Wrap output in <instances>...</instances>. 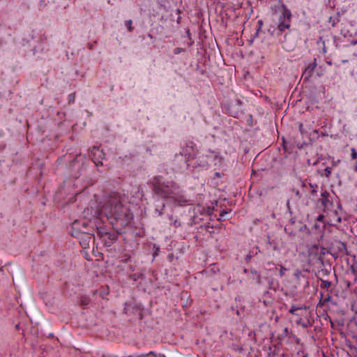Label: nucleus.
Wrapping results in <instances>:
<instances>
[{
	"mask_svg": "<svg viewBox=\"0 0 357 357\" xmlns=\"http://www.w3.org/2000/svg\"><path fill=\"white\" fill-rule=\"evenodd\" d=\"M82 304H83V305H86V304H87V303L86 302V301H82Z\"/></svg>",
	"mask_w": 357,
	"mask_h": 357,
	"instance_id": "obj_33",
	"label": "nucleus"
},
{
	"mask_svg": "<svg viewBox=\"0 0 357 357\" xmlns=\"http://www.w3.org/2000/svg\"><path fill=\"white\" fill-rule=\"evenodd\" d=\"M325 216L324 215H319L318 217H317V220L318 221H323V220L324 219Z\"/></svg>",
	"mask_w": 357,
	"mask_h": 357,
	"instance_id": "obj_28",
	"label": "nucleus"
},
{
	"mask_svg": "<svg viewBox=\"0 0 357 357\" xmlns=\"http://www.w3.org/2000/svg\"><path fill=\"white\" fill-rule=\"evenodd\" d=\"M184 51H185V50L183 48L176 47L174 50V54H178L181 52H183Z\"/></svg>",
	"mask_w": 357,
	"mask_h": 357,
	"instance_id": "obj_21",
	"label": "nucleus"
},
{
	"mask_svg": "<svg viewBox=\"0 0 357 357\" xmlns=\"http://www.w3.org/2000/svg\"><path fill=\"white\" fill-rule=\"evenodd\" d=\"M297 324L301 326L303 328H307L311 325L309 321H305L302 319L297 321Z\"/></svg>",
	"mask_w": 357,
	"mask_h": 357,
	"instance_id": "obj_14",
	"label": "nucleus"
},
{
	"mask_svg": "<svg viewBox=\"0 0 357 357\" xmlns=\"http://www.w3.org/2000/svg\"><path fill=\"white\" fill-rule=\"evenodd\" d=\"M98 235L102 238L107 246H110L116 239V234L105 231L103 228L98 229Z\"/></svg>",
	"mask_w": 357,
	"mask_h": 357,
	"instance_id": "obj_6",
	"label": "nucleus"
},
{
	"mask_svg": "<svg viewBox=\"0 0 357 357\" xmlns=\"http://www.w3.org/2000/svg\"><path fill=\"white\" fill-rule=\"evenodd\" d=\"M331 285V282L327 280H321V287L324 289H328Z\"/></svg>",
	"mask_w": 357,
	"mask_h": 357,
	"instance_id": "obj_16",
	"label": "nucleus"
},
{
	"mask_svg": "<svg viewBox=\"0 0 357 357\" xmlns=\"http://www.w3.org/2000/svg\"><path fill=\"white\" fill-rule=\"evenodd\" d=\"M351 158L353 159H356L357 158V152H356V149L354 148H352L351 149Z\"/></svg>",
	"mask_w": 357,
	"mask_h": 357,
	"instance_id": "obj_22",
	"label": "nucleus"
},
{
	"mask_svg": "<svg viewBox=\"0 0 357 357\" xmlns=\"http://www.w3.org/2000/svg\"><path fill=\"white\" fill-rule=\"evenodd\" d=\"M80 238V245L83 248H88L89 246V243L91 240L93 238V236L89 234H81L80 236L78 237Z\"/></svg>",
	"mask_w": 357,
	"mask_h": 357,
	"instance_id": "obj_10",
	"label": "nucleus"
},
{
	"mask_svg": "<svg viewBox=\"0 0 357 357\" xmlns=\"http://www.w3.org/2000/svg\"><path fill=\"white\" fill-rule=\"evenodd\" d=\"M357 43V41L353 42V44L356 45Z\"/></svg>",
	"mask_w": 357,
	"mask_h": 357,
	"instance_id": "obj_40",
	"label": "nucleus"
},
{
	"mask_svg": "<svg viewBox=\"0 0 357 357\" xmlns=\"http://www.w3.org/2000/svg\"><path fill=\"white\" fill-rule=\"evenodd\" d=\"M130 271H134V268L132 266H130Z\"/></svg>",
	"mask_w": 357,
	"mask_h": 357,
	"instance_id": "obj_36",
	"label": "nucleus"
},
{
	"mask_svg": "<svg viewBox=\"0 0 357 357\" xmlns=\"http://www.w3.org/2000/svg\"><path fill=\"white\" fill-rule=\"evenodd\" d=\"M329 195V193L326 191H324V192L321 193V204L324 206V208H326V209H329V206H333V202H331L328 197Z\"/></svg>",
	"mask_w": 357,
	"mask_h": 357,
	"instance_id": "obj_12",
	"label": "nucleus"
},
{
	"mask_svg": "<svg viewBox=\"0 0 357 357\" xmlns=\"http://www.w3.org/2000/svg\"><path fill=\"white\" fill-rule=\"evenodd\" d=\"M287 271V269L284 267H283L282 266H280V271H279V276L280 277H283L284 275H285V273L286 271Z\"/></svg>",
	"mask_w": 357,
	"mask_h": 357,
	"instance_id": "obj_17",
	"label": "nucleus"
},
{
	"mask_svg": "<svg viewBox=\"0 0 357 357\" xmlns=\"http://www.w3.org/2000/svg\"><path fill=\"white\" fill-rule=\"evenodd\" d=\"M324 173L326 177H329V176L331 174V167H327L325 168Z\"/></svg>",
	"mask_w": 357,
	"mask_h": 357,
	"instance_id": "obj_20",
	"label": "nucleus"
},
{
	"mask_svg": "<svg viewBox=\"0 0 357 357\" xmlns=\"http://www.w3.org/2000/svg\"><path fill=\"white\" fill-rule=\"evenodd\" d=\"M341 210V206L337 204L333 206H329V209L324 208V212L326 213V216L328 218V223L331 225H337L342 221L341 216L340 215V211Z\"/></svg>",
	"mask_w": 357,
	"mask_h": 357,
	"instance_id": "obj_4",
	"label": "nucleus"
},
{
	"mask_svg": "<svg viewBox=\"0 0 357 357\" xmlns=\"http://www.w3.org/2000/svg\"><path fill=\"white\" fill-rule=\"evenodd\" d=\"M174 225L175 227H178L181 226V223L178 220H175L174 222Z\"/></svg>",
	"mask_w": 357,
	"mask_h": 357,
	"instance_id": "obj_29",
	"label": "nucleus"
},
{
	"mask_svg": "<svg viewBox=\"0 0 357 357\" xmlns=\"http://www.w3.org/2000/svg\"><path fill=\"white\" fill-rule=\"evenodd\" d=\"M154 193L166 200L167 203L174 206L188 205L189 200L184 195L179 185L172 180H166L157 176L151 180Z\"/></svg>",
	"mask_w": 357,
	"mask_h": 357,
	"instance_id": "obj_2",
	"label": "nucleus"
},
{
	"mask_svg": "<svg viewBox=\"0 0 357 357\" xmlns=\"http://www.w3.org/2000/svg\"><path fill=\"white\" fill-rule=\"evenodd\" d=\"M301 274V271L299 270H296L294 273V275L296 278H299L300 275Z\"/></svg>",
	"mask_w": 357,
	"mask_h": 357,
	"instance_id": "obj_25",
	"label": "nucleus"
},
{
	"mask_svg": "<svg viewBox=\"0 0 357 357\" xmlns=\"http://www.w3.org/2000/svg\"><path fill=\"white\" fill-rule=\"evenodd\" d=\"M227 212L226 211H222L221 213H220V216H223L225 214H226Z\"/></svg>",
	"mask_w": 357,
	"mask_h": 357,
	"instance_id": "obj_32",
	"label": "nucleus"
},
{
	"mask_svg": "<svg viewBox=\"0 0 357 357\" xmlns=\"http://www.w3.org/2000/svg\"><path fill=\"white\" fill-rule=\"evenodd\" d=\"M342 63H347L348 62V60H342Z\"/></svg>",
	"mask_w": 357,
	"mask_h": 357,
	"instance_id": "obj_35",
	"label": "nucleus"
},
{
	"mask_svg": "<svg viewBox=\"0 0 357 357\" xmlns=\"http://www.w3.org/2000/svg\"><path fill=\"white\" fill-rule=\"evenodd\" d=\"M299 308L296 306H292L291 308L289 310V312L291 314H294L296 310H298Z\"/></svg>",
	"mask_w": 357,
	"mask_h": 357,
	"instance_id": "obj_24",
	"label": "nucleus"
},
{
	"mask_svg": "<svg viewBox=\"0 0 357 357\" xmlns=\"http://www.w3.org/2000/svg\"><path fill=\"white\" fill-rule=\"evenodd\" d=\"M126 24L127 25L128 29L129 31H132L133 29V27L132 26V22L131 20H126Z\"/></svg>",
	"mask_w": 357,
	"mask_h": 357,
	"instance_id": "obj_19",
	"label": "nucleus"
},
{
	"mask_svg": "<svg viewBox=\"0 0 357 357\" xmlns=\"http://www.w3.org/2000/svg\"><path fill=\"white\" fill-rule=\"evenodd\" d=\"M251 273L257 275V279H258V282H259L260 275L258 273V272L256 270H251Z\"/></svg>",
	"mask_w": 357,
	"mask_h": 357,
	"instance_id": "obj_23",
	"label": "nucleus"
},
{
	"mask_svg": "<svg viewBox=\"0 0 357 357\" xmlns=\"http://www.w3.org/2000/svg\"><path fill=\"white\" fill-rule=\"evenodd\" d=\"M303 127V125L302 123H299V130H300V132L301 135H303L304 133Z\"/></svg>",
	"mask_w": 357,
	"mask_h": 357,
	"instance_id": "obj_26",
	"label": "nucleus"
},
{
	"mask_svg": "<svg viewBox=\"0 0 357 357\" xmlns=\"http://www.w3.org/2000/svg\"><path fill=\"white\" fill-rule=\"evenodd\" d=\"M282 18L280 19V22L278 24V28L280 31H284L285 29H289L290 26V18L291 17V13L288 9H284L283 11Z\"/></svg>",
	"mask_w": 357,
	"mask_h": 357,
	"instance_id": "obj_7",
	"label": "nucleus"
},
{
	"mask_svg": "<svg viewBox=\"0 0 357 357\" xmlns=\"http://www.w3.org/2000/svg\"><path fill=\"white\" fill-rule=\"evenodd\" d=\"M91 153L94 156L93 162L96 166L102 165L101 160L103 158L104 153L98 147L93 146L91 150Z\"/></svg>",
	"mask_w": 357,
	"mask_h": 357,
	"instance_id": "obj_8",
	"label": "nucleus"
},
{
	"mask_svg": "<svg viewBox=\"0 0 357 357\" xmlns=\"http://www.w3.org/2000/svg\"><path fill=\"white\" fill-rule=\"evenodd\" d=\"M327 63H328V64L331 65V61H328Z\"/></svg>",
	"mask_w": 357,
	"mask_h": 357,
	"instance_id": "obj_41",
	"label": "nucleus"
},
{
	"mask_svg": "<svg viewBox=\"0 0 357 357\" xmlns=\"http://www.w3.org/2000/svg\"><path fill=\"white\" fill-rule=\"evenodd\" d=\"M248 270L246 268L244 269V273H247Z\"/></svg>",
	"mask_w": 357,
	"mask_h": 357,
	"instance_id": "obj_39",
	"label": "nucleus"
},
{
	"mask_svg": "<svg viewBox=\"0 0 357 357\" xmlns=\"http://www.w3.org/2000/svg\"><path fill=\"white\" fill-rule=\"evenodd\" d=\"M316 66H317V62H316V59H314V62L309 64L303 73L305 79H308L312 75Z\"/></svg>",
	"mask_w": 357,
	"mask_h": 357,
	"instance_id": "obj_11",
	"label": "nucleus"
},
{
	"mask_svg": "<svg viewBox=\"0 0 357 357\" xmlns=\"http://www.w3.org/2000/svg\"><path fill=\"white\" fill-rule=\"evenodd\" d=\"M317 191L315 190H312V193H315Z\"/></svg>",
	"mask_w": 357,
	"mask_h": 357,
	"instance_id": "obj_38",
	"label": "nucleus"
},
{
	"mask_svg": "<svg viewBox=\"0 0 357 357\" xmlns=\"http://www.w3.org/2000/svg\"><path fill=\"white\" fill-rule=\"evenodd\" d=\"M308 252L310 256L321 257L325 254V248L319 245H314L309 248Z\"/></svg>",
	"mask_w": 357,
	"mask_h": 357,
	"instance_id": "obj_9",
	"label": "nucleus"
},
{
	"mask_svg": "<svg viewBox=\"0 0 357 357\" xmlns=\"http://www.w3.org/2000/svg\"><path fill=\"white\" fill-rule=\"evenodd\" d=\"M217 158V154L215 151H208L206 153L196 155L192 158L190 163H188V167L192 169L198 167H207L211 163L213 162Z\"/></svg>",
	"mask_w": 357,
	"mask_h": 357,
	"instance_id": "obj_3",
	"label": "nucleus"
},
{
	"mask_svg": "<svg viewBox=\"0 0 357 357\" xmlns=\"http://www.w3.org/2000/svg\"><path fill=\"white\" fill-rule=\"evenodd\" d=\"M148 37L150 38H153V36L151 34H149L148 35Z\"/></svg>",
	"mask_w": 357,
	"mask_h": 357,
	"instance_id": "obj_34",
	"label": "nucleus"
},
{
	"mask_svg": "<svg viewBox=\"0 0 357 357\" xmlns=\"http://www.w3.org/2000/svg\"><path fill=\"white\" fill-rule=\"evenodd\" d=\"M129 259H130V257H126L123 259H122V261L124 263H126L129 260Z\"/></svg>",
	"mask_w": 357,
	"mask_h": 357,
	"instance_id": "obj_30",
	"label": "nucleus"
},
{
	"mask_svg": "<svg viewBox=\"0 0 357 357\" xmlns=\"http://www.w3.org/2000/svg\"><path fill=\"white\" fill-rule=\"evenodd\" d=\"M165 208V204L163 203L161 206V208H156L155 209V214H158V215L160 216L163 214V211Z\"/></svg>",
	"mask_w": 357,
	"mask_h": 357,
	"instance_id": "obj_15",
	"label": "nucleus"
},
{
	"mask_svg": "<svg viewBox=\"0 0 357 357\" xmlns=\"http://www.w3.org/2000/svg\"><path fill=\"white\" fill-rule=\"evenodd\" d=\"M68 99L69 103H73L75 100V93H72L69 94Z\"/></svg>",
	"mask_w": 357,
	"mask_h": 357,
	"instance_id": "obj_18",
	"label": "nucleus"
},
{
	"mask_svg": "<svg viewBox=\"0 0 357 357\" xmlns=\"http://www.w3.org/2000/svg\"><path fill=\"white\" fill-rule=\"evenodd\" d=\"M100 218L105 217L116 231H121L133 218L128 205L119 193L112 192L98 211Z\"/></svg>",
	"mask_w": 357,
	"mask_h": 357,
	"instance_id": "obj_1",
	"label": "nucleus"
},
{
	"mask_svg": "<svg viewBox=\"0 0 357 357\" xmlns=\"http://www.w3.org/2000/svg\"><path fill=\"white\" fill-rule=\"evenodd\" d=\"M355 170L357 172V162H356V166H355Z\"/></svg>",
	"mask_w": 357,
	"mask_h": 357,
	"instance_id": "obj_37",
	"label": "nucleus"
},
{
	"mask_svg": "<svg viewBox=\"0 0 357 357\" xmlns=\"http://www.w3.org/2000/svg\"><path fill=\"white\" fill-rule=\"evenodd\" d=\"M296 342L297 344H300V342H301V339H299V338L296 337Z\"/></svg>",
	"mask_w": 357,
	"mask_h": 357,
	"instance_id": "obj_31",
	"label": "nucleus"
},
{
	"mask_svg": "<svg viewBox=\"0 0 357 357\" xmlns=\"http://www.w3.org/2000/svg\"><path fill=\"white\" fill-rule=\"evenodd\" d=\"M196 153H197V150L195 144L192 142H185V145L181 147V151H180V154L185 157L187 165L188 163H190L192 158H195Z\"/></svg>",
	"mask_w": 357,
	"mask_h": 357,
	"instance_id": "obj_5",
	"label": "nucleus"
},
{
	"mask_svg": "<svg viewBox=\"0 0 357 357\" xmlns=\"http://www.w3.org/2000/svg\"><path fill=\"white\" fill-rule=\"evenodd\" d=\"M320 300L319 302V305L320 306H324L328 302H329L331 299V296L329 294L324 295L323 293L320 294Z\"/></svg>",
	"mask_w": 357,
	"mask_h": 357,
	"instance_id": "obj_13",
	"label": "nucleus"
},
{
	"mask_svg": "<svg viewBox=\"0 0 357 357\" xmlns=\"http://www.w3.org/2000/svg\"><path fill=\"white\" fill-rule=\"evenodd\" d=\"M130 278L131 279H132L133 280L136 281L138 279L139 277L136 274H133V275H131L130 276Z\"/></svg>",
	"mask_w": 357,
	"mask_h": 357,
	"instance_id": "obj_27",
	"label": "nucleus"
}]
</instances>
